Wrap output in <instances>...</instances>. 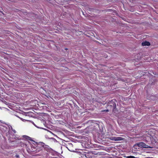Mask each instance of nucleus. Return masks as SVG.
Returning <instances> with one entry per match:
<instances>
[{"mask_svg": "<svg viewBox=\"0 0 158 158\" xmlns=\"http://www.w3.org/2000/svg\"><path fill=\"white\" fill-rule=\"evenodd\" d=\"M44 143L42 142H40L39 143H36V145H35L36 150H33V151H36V152H39L42 150L44 147Z\"/></svg>", "mask_w": 158, "mask_h": 158, "instance_id": "nucleus-1", "label": "nucleus"}, {"mask_svg": "<svg viewBox=\"0 0 158 158\" xmlns=\"http://www.w3.org/2000/svg\"><path fill=\"white\" fill-rule=\"evenodd\" d=\"M108 106L110 107V109L113 110L116 107V104L115 103L113 100H112L110 101L108 104Z\"/></svg>", "mask_w": 158, "mask_h": 158, "instance_id": "nucleus-2", "label": "nucleus"}, {"mask_svg": "<svg viewBox=\"0 0 158 158\" xmlns=\"http://www.w3.org/2000/svg\"><path fill=\"white\" fill-rule=\"evenodd\" d=\"M137 145L139 147L143 148H149L150 147L148 145H146L143 142H139L137 144Z\"/></svg>", "mask_w": 158, "mask_h": 158, "instance_id": "nucleus-3", "label": "nucleus"}, {"mask_svg": "<svg viewBox=\"0 0 158 158\" xmlns=\"http://www.w3.org/2000/svg\"><path fill=\"white\" fill-rule=\"evenodd\" d=\"M111 139L114 141H120L123 139V138L121 137H112L110 139Z\"/></svg>", "mask_w": 158, "mask_h": 158, "instance_id": "nucleus-4", "label": "nucleus"}, {"mask_svg": "<svg viewBox=\"0 0 158 158\" xmlns=\"http://www.w3.org/2000/svg\"><path fill=\"white\" fill-rule=\"evenodd\" d=\"M142 45L143 46H149L150 45V44L149 42L145 41L142 43Z\"/></svg>", "mask_w": 158, "mask_h": 158, "instance_id": "nucleus-5", "label": "nucleus"}, {"mask_svg": "<svg viewBox=\"0 0 158 158\" xmlns=\"http://www.w3.org/2000/svg\"><path fill=\"white\" fill-rule=\"evenodd\" d=\"M143 138L142 139L145 140L146 141H147V139H150V138L148 136L145 135L142 137Z\"/></svg>", "mask_w": 158, "mask_h": 158, "instance_id": "nucleus-6", "label": "nucleus"}, {"mask_svg": "<svg viewBox=\"0 0 158 158\" xmlns=\"http://www.w3.org/2000/svg\"><path fill=\"white\" fill-rule=\"evenodd\" d=\"M84 158H89V156L87 154H85L83 156Z\"/></svg>", "mask_w": 158, "mask_h": 158, "instance_id": "nucleus-7", "label": "nucleus"}, {"mask_svg": "<svg viewBox=\"0 0 158 158\" xmlns=\"http://www.w3.org/2000/svg\"><path fill=\"white\" fill-rule=\"evenodd\" d=\"M127 158H135V157L133 156H129L127 157Z\"/></svg>", "mask_w": 158, "mask_h": 158, "instance_id": "nucleus-8", "label": "nucleus"}, {"mask_svg": "<svg viewBox=\"0 0 158 158\" xmlns=\"http://www.w3.org/2000/svg\"><path fill=\"white\" fill-rule=\"evenodd\" d=\"M26 136V139H29L30 140H31V138L27 136Z\"/></svg>", "mask_w": 158, "mask_h": 158, "instance_id": "nucleus-9", "label": "nucleus"}, {"mask_svg": "<svg viewBox=\"0 0 158 158\" xmlns=\"http://www.w3.org/2000/svg\"><path fill=\"white\" fill-rule=\"evenodd\" d=\"M15 157L16 158H19V156L18 154H16L15 155Z\"/></svg>", "mask_w": 158, "mask_h": 158, "instance_id": "nucleus-10", "label": "nucleus"}, {"mask_svg": "<svg viewBox=\"0 0 158 158\" xmlns=\"http://www.w3.org/2000/svg\"><path fill=\"white\" fill-rule=\"evenodd\" d=\"M106 111L107 112L108 111H109V110H106Z\"/></svg>", "mask_w": 158, "mask_h": 158, "instance_id": "nucleus-11", "label": "nucleus"}, {"mask_svg": "<svg viewBox=\"0 0 158 158\" xmlns=\"http://www.w3.org/2000/svg\"><path fill=\"white\" fill-rule=\"evenodd\" d=\"M148 158H153L152 157H149Z\"/></svg>", "mask_w": 158, "mask_h": 158, "instance_id": "nucleus-12", "label": "nucleus"}, {"mask_svg": "<svg viewBox=\"0 0 158 158\" xmlns=\"http://www.w3.org/2000/svg\"><path fill=\"white\" fill-rule=\"evenodd\" d=\"M65 49L67 50V48H66V49Z\"/></svg>", "mask_w": 158, "mask_h": 158, "instance_id": "nucleus-13", "label": "nucleus"}]
</instances>
